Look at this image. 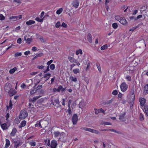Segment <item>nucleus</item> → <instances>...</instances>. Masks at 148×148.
<instances>
[{"label": "nucleus", "mask_w": 148, "mask_h": 148, "mask_svg": "<svg viewBox=\"0 0 148 148\" xmlns=\"http://www.w3.org/2000/svg\"><path fill=\"white\" fill-rule=\"evenodd\" d=\"M36 90H35V91H34V90H31L30 92V93L31 95H34L35 93L36 92Z\"/></svg>", "instance_id": "obj_63"}, {"label": "nucleus", "mask_w": 148, "mask_h": 148, "mask_svg": "<svg viewBox=\"0 0 148 148\" xmlns=\"http://www.w3.org/2000/svg\"><path fill=\"white\" fill-rule=\"evenodd\" d=\"M43 55V54L42 53H40L38 54L37 55H36V57L37 58L39 57H41Z\"/></svg>", "instance_id": "obj_54"}, {"label": "nucleus", "mask_w": 148, "mask_h": 148, "mask_svg": "<svg viewBox=\"0 0 148 148\" xmlns=\"http://www.w3.org/2000/svg\"><path fill=\"white\" fill-rule=\"evenodd\" d=\"M40 97V96L35 97L33 99H32L30 100L29 99V101L30 102H33V103L34 104V102L36 100L38 99Z\"/></svg>", "instance_id": "obj_11"}, {"label": "nucleus", "mask_w": 148, "mask_h": 148, "mask_svg": "<svg viewBox=\"0 0 148 148\" xmlns=\"http://www.w3.org/2000/svg\"><path fill=\"white\" fill-rule=\"evenodd\" d=\"M126 114V112H124L123 114L121 115H120L119 116V119L120 120H122V121H123L125 117V115Z\"/></svg>", "instance_id": "obj_16"}, {"label": "nucleus", "mask_w": 148, "mask_h": 148, "mask_svg": "<svg viewBox=\"0 0 148 148\" xmlns=\"http://www.w3.org/2000/svg\"><path fill=\"white\" fill-rule=\"evenodd\" d=\"M144 110H143L145 113L146 115L148 116V106L147 105H145L144 106Z\"/></svg>", "instance_id": "obj_14"}, {"label": "nucleus", "mask_w": 148, "mask_h": 148, "mask_svg": "<svg viewBox=\"0 0 148 148\" xmlns=\"http://www.w3.org/2000/svg\"><path fill=\"white\" fill-rule=\"evenodd\" d=\"M50 141L49 140H45V145L46 146H48L49 147H50Z\"/></svg>", "instance_id": "obj_23"}, {"label": "nucleus", "mask_w": 148, "mask_h": 148, "mask_svg": "<svg viewBox=\"0 0 148 148\" xmlns=\"http://www.w3.org/2000/svg\"><path fill=\"white\" fill-rule=\"evenodd\" d=\"M70 79L73 82H76L77 81V79L76 77H74L73 76H71L70 77Z\"/></svg>", "instance_id": "obj_32"}, {"label": "nucleus", "mask_w": 148, "mask_h": 148, "mask_svg": "<svg viewBox=\"0 0 148 148\" xmlns=\"http://www.w3.org/2000/svg\"><path fill=\"white\" fill-rule=\"evenodd\" d=\"M5 141L6 143L5 145V147L6 148H7L9 146L10 144V141L8 139H6Z\"/></svg>", "instance_id": "obj_22"}, {"label": "nucleus", "mask_w": 148, "mask_h": 148, "mask_svg": "<svg viewBox=\"0 0 148 148\" xmlns=\"http://www.w3.org/2000/svg\"><path fill=\"white\" fill-rule=\"evenodd\" d=\"M103 124L104 125H111V123H110L107 122H104L103 123Z\"/></svg>", "instance_id": "obj_59"}, {"label": "nucleus", "mask_w": 148, "mask_h": 148, "mask_svg": "<svg viewBox=\"0 0 148 148\" xmlns=\"http://www.w3.org/2000/svg\"><path fill=\"white\" fill-rule=\"evenodd\" d=\"M113 101V99H112L108 101H103L102 104L104 105H108L111 103Z\"/></svg>", "instance_id": "obj_18"}, {"label": "nucleus", "mask_w": 148, "mask_h": 148, "mask_svg": "<svg viewBox=\"0 0 148 148\" xmlns=\"http://www.w3.org/2000/svg\"><path fill=\"white\" fill-rule=\"evenodd\" d=\"M28 114L27 112L25 110H21L20 112L19 115V118L21 119H24L27 117Z\"/></svg>", "instance_id": "obj_2"}, {"label": "nucleus", "mask_w": 148, "mask_h": 148, "mask_svg": "<svg viewBox=\"0 0 148 148\" xmlns=\"http://www.w3.org/2000/svg\"><path fill=\"white\" fill-rule=\"evenodd\" d=\"M60 26V21H58L56 24V27L57 28H59Z\"/></svg>", "instance_id": "obj_44"}, {"label": "nucleus", "mask_w": 148, "mask_h": 148, "mask_svg": "<svg viewBox=\"0 0 148 148\" xmlns=\"http://www.w3.org/2000/svg\"><path fill=\"white\" fill-rule=\"evenodd\" d=\"M73 71L75 74H77L79 72V69H75L73 70Z\"/></svg>", "instance_id": "obj_38"}, {"label": "nucleus", "mask_w": 148, "mask_h": 148, "mask_svg": "<svg viewBox=\"0 0 148 148\" xmlns=\"http://www.w3.org/2000/svg\"><path fill=\"white\" fill-rule=\"evenodd\" d=\"M16 92V91L14 89L12 88L9 91V92H8L9 95L10 97L12 96L13 95H15Z\"/></svg>", "instance_id": "obj_8"}, {"label": "nucleus", "mask_w": 148, "mask_h": 148, "mask_svg": "<svg viewBox=\"0 0 148 148\" xmlns=\"http://www.w3.org/2000/svg\"><path fill=\"white\" fill-rule=\"evenodd\" d=\"M17 42L18 43L21 44V38H19L17 41Z\"/></svg>", "instance_id": "obj_64"}, {"label": "nucleus", "mask_w": 148, "mask_h": 148, "mask_svg": "<svg viewBox=\"0 0 148 148\" xmlns=\"http://www.w3.org/2000/svg\"><path fill=\"white\" fill-rule=\"evenodd\" d=\"M79 5V3L77 0H75L73 3V5L75 8H77L78 7Z\"/></svg>", "instance_id": "obj_17"}, {"label": "nucleus", "mask_w": 148, "mask_h": 148, "mask_svg": "<svg viewBox=\"0 0 148 148\" xmlns=\"http://www.w3.org/2000/svg\"><path fill=\"white\" fill-rule=\"evenodd\" d=\"M42 86L41 85H39L37 88L36 91H37V90L41 89L42 88Z\"/></svg>", "instance_id": "obj_61"}, {"label": "nucleus", "mask_w": 148, "mask_h": 148, "mask_svg": "<svg viewBox=\"0 0 148 148\" xmlns=\"http://www.w3.org/2000/svg\"><path fill=\"white\" fill-rule=\"evenodd\" d=\"M57 145V141L55 140H53L51 141L50 147L51 148H56Z\"/></svg>", "instance_id": "obj_6"}, {"label": "nucleus", "mask_w": 148, "mask_h": 148, "mask_svg": "<svg viewBox=\"0 0 148 148\" xmlns=\"http://www.w3.org/2000/svg\"><path fill=\"white\" fill-rule=\"evenodd\" d=\"M112 94L114 95H116L118 94L117 91L116 90H114L112 91Z\"/></svg>", "instance_id": "obj_50"}, {"label": "nucleus", "mask_w": 148, "mask_h": 148, "mask_svg": "<svg viewBox=\"0 0 148 148\" xmlns=\"http://www.w3.org/2000/svg\"><path fill=\"white\" fill-rule=\"evenodd\" d=\"M35 127H40V128H42V127L41 126V125L40 122L39 123H37L35 124Z\"/></svg>", "instance_id": "obj_49"}, {"label": "nucleus", "mask_w": 148, "mask_h": 148, "mask_svg": "<svg viewBox=\"0 0 148 148\" xmlns=\"http://www.w3.org/2000/svg\"><path fill=\"white\" fill-rule=\"evenodd\" d=\"M35 20L38 22H42L43 21V18L40 19L39 17H37L35 18Z\"/></svg>", "instance_id": "obj_30"}, {"label": "nucleus", "mask_w": 148, "mask_h": 148, "mask_svg": "<svg viewBox=\"0 0 148 148\" xmlns=\"http://www.w3.org/2000/svg\"><path fill=\"white\" fill-rule=\"evenodd\" d=\"M87 39L88 40L89 42H92V36L91 34L89 33L88 34L87 36Z\"/></svg>", "instance_id": "obj_15"}, {"label": "nucleus", "mask_w": 148, "mask_h": 148, "mask_svg": "<svg viewBox=\"0 0 148 148\" xmlns=\"http://www.w3.org/2000/svg\"><path fill=\"white\" fill-rule=\"evenodd\" d=\"M12 143L14 144L13 148H17L19 146H21L23 143L20 140H16L14 139H12Z\"/></svg>", "instance_id": "obj_1"}, {"label": "nucleus", "mask_w": 148, "mask_h": 148, "mask_svg": "<svg viewBox=\"0 0 148 148\" xmlns=\"http://www.w3.org/2000/svg\"><path fill=\"white\" fill-rule=\"evenodd\" d=\"M111 131L114 132L118 134H121V132H120L119 131H116V130H114L113 129H111Z\"/></svg>", "instance_id": "obj_52"}, {"label": "nucleus", "mask_w": 148, "mask_h": 148, "mask_svg": "<svg viewBox=\"0 0 148 148\" xmlns=\"http://www.w3.org/2000/svg\"><path fill=\"white\" fill-rule=\"evenodd\" d=\"M21 55H22V53H21L17 52V53H16L14 54V57H17V56H21Z\"/></svg>", "instance_id": "obj_46"}, {"label": "nucleus", "mask_w": 148, "mask_h": 148, "mask_svg": "<svg viewBox=\"0 0 148 148\" xmlns=\"http://www.w3.org/2000/svg\"><path fill=\"white\" fill-rule=\"evenodd\" d=\"M95 113L97 114L100 112V110L99 109H95Z\"/></svg>", "instance_id": "obj_56"}, {"label": "nucleus", "mask_w": 148, "mask_h": 148, "mask_svg": "<svg viewBox=\"0 0 148 148\" xmlns=\"http://www.w3.org/2000/svg\"><path fill=\"white\" fill-rule=\"evenodd\" d=\"M122 17H120L119 16H115V19L116 20L119 21Z\"/></svg>", "instance_id": "obj_42"}, {"label": "nucleus", "mask_w": 148, "mask_h": 148, "mask_svg": "<svg viewBox=\"0 0 148 148\" xmlns=\"http://www.w3.org/2000/svg\"><path fill=\"white\" fill-rule=\"evenodd\" d=\"M35 21L33 20H29L28 21L26 22V24L27 25H30L34 24Z\"/></svg>", "instance_id": "obj_19"}, {"label": "nucleus", "mask_w": 148, "mask_h": 148, "mask_svg": "<svg viewBox=\"0 0 148 148\" xmlns=\"http://www.w3.org/2000/svg\"><path fill=\"white\" fill-rule=\"evenodd\" d=\"M119 22L121 24L123 25H125L127 23V21L125 18L123 17H122L119 21Z\"/></svg>", "instance_id": "obj_10"}, {"label": "nucleus", "mask_w": 148, "mask_h": 148, "mask_svg": "<svg viewBox=\"0 0 148 148\" xmlns=\"http://www.w3.org/2000/svg\"><path fill=\"white\" fill-rule=\"evenodd\" d=\"M142 17V16L141 15H138L136 18H135L134 21H136L138 19L141 18Z\"/></svg>", "instance_id": "obj_48"}, {"label": "nucleus", "mask_w": 148, "mask_h": 148, "mask_svg": "<svg viewBox=\"0 0 148 148\" xmlns=\"http://www.w3.org/2000/svg\"><path fill=\"white\" fill-rule=\"evenodd\" d=\"M68 109L66 111V112H68L69 114L70 115H71L72 113V111L71 110V107H68Z\"/></svg>", "instance_id": "obj_39"}, {"label": "nucleus", "mask_w": 148, "mask_h": 148, "mask_svg": "<svg viewBox=\"0 0 148 148\" xmlns=\"http://www.w3.org/2000/svg\"><path fill=\"white\" fill-rule=\"evenodd\" d=\"M121 90L123 92H124L128 88V85L125 82L122 83L120 86Z\"/></svg>", "instance_id": "obj_3"}, {"label": "nucleus", "mask_w": 148, "mask_h": 148, "mask_svg": "<svg viewBox=\"0 0 148 148\" xmlns=\"http://www.w3.org/2000/svg\"><path fill=\"white\" fill-rule=\"evenodd\" d=\"M91 132L94 133L96 134H98L99 133V132L97 130L92 129L91 130Z\"/></svg>", "instance_id": "obj_34"}, {"label": "nucleus", "mask_w": 148, "mask_h": 148, "mask_svg": "<svg viewBox=\"0 0 148 148\" xmlns=\"http://www.w3.org/2000/svg\"><path fill=\"white\" fill-rule=\"evenodd\" d=\"M139 119L140 121H143L144 119V115L142 113L140 114Z\"/></svg>", "instance_id": "obj_26"}, {"label": "nucleus", "mask_w": 148, "mask_h": 148, "mask_svg": "<svg viewBox=\"0 0 148 148\" xmlns=\"http://www.w3.org/2000/svg\"><path fill=\"white\" fill-rule=\"evenodd\" d=\"M144 90L145 91L146 94L148 93V84H147L145 86Z\"/></svg>", "instance_id": "obj_35"}, {"label": "nucleus", "mask_w": 148, "mask_h": 148, "mask_svg": "<svg viewBox=\"0 0 148 148\" xmlns=\"http://www.w3.org/2000/svg\"><path fill=\"white\" fill-rule=\"evenodd\" d=\"M63 9L62 8H60L56 11V13L58 14H60L62 11Z\"/></svg>", "instance_id": "obj_36"}, {"label": "nucleus", "mask_w": 148, "mask_h": 148, "mask_svg": "<svg viewBox=\"0 0 148 148\" xmlns=\"http://www.w3.org/2000/svg\"><path fill=\"white\" fill-rule=\"evenodd\" d=\"M12 85L9 83H6L4 86V89L5 91L8 92L12 89Z\"/></svg>", "instance_id": "obj_5"}, {"label": "nucleus", "mask_w": 148, "mask_h": 148, "mask_svg": "<svg viewBox=\"0 0 148 148\" xmlns=\"http://www.w3.org/2000/svg\"><path fill=\"white\" fill-rule=\"evenodd\" d=\"M125 78L128 81H130L131 80V78L130 76H126Z\"/></svg>", "instance_id": "obj_53"}, {"label": "nucleus", "mask_w": 148, "mask_h": 148, "mask_svg": "<svg viewBox=\"0 0 148 148\" xmlns=\"http://www.w3.org/2000/svg\"><path fill=\"white\" fill-rule=\"evenodd\" d=\"M134 90L131 91V98L132 100H131V102L130 103L132 104H133L134 102V101L135 99V95L134 94Z\"/></svg>", "instance_id": "obj_7"}, {"label": "nucleus", "mask_w": 148, "mask_h": 148, "mask_svg": "<svg viewBox=\"0 0 148 148\" xmlns=\"http://www.w3.org/2000/svg\"><path fill=\"white\" fill-rule=\"evenodd\" d=\"M26 121H25L23 120V121H22L21 122V123L20 124V125H19V128H20L22 127H24V126H25V125H26Z\"/></svg>", "instance_id": "obj_20"}, {"label": "nucleus", "mask_w": 148, "mask_h": 148, "mask_svg": "<svg viewBox=\"0 0 148 148\" xmlns=\"http://www.w3.org/2000/svg\"><path fill=\"white\" fill-rule=\"evenodd\" d=\"M5 17L3 16V15L2 14H0V20L1 21H2L5 19Z\"/></svg>", "instance_id": "obj_45"}, {"label": "nucleus", "mask_w": 148, "mask_h": 148, "mask_svg": "<svg viewBox=\"0 0 148 148\" xmlns=\"http://www.w3.org/2000/svg\"><path fill=\"white\" fill-rule=\"evenodd\" d=\"M47 69L43 71L44 73H46L50 70L49 66H47Z\"/></svg>", "instance_id": "obj_57"}, {"label": "nucleus", "mask_w": 148, "mask_h": 148, "mask_svg": "<svg viewBox=\"0 0 148 148\" xmlns=\"http://www.w3.org/2000/svg\"><path fill=\"white\" fill-rule=\"evenodd\" d=\"M12 101L10 99V100L9 101V106H7V110H9L10 108L11 109L12 108Z\"/></svg>", "instance_id": "obj_27"}, {"label": "nucleus", "mask_w": 148, "mask_h": 148, "mask_svg": "<svg viewBox=\"0 0 148 148\" xmlns=\"http://www.w3.org/2000/svg\"><path fill=\"white\" fill-rule=\"evenodd\" d=\"M68 59L71 63H73V61L74 59V58L73 57L69 56L68 57Z\"/></svg>", "instance_id": "obj_33"}, {"label": "nucleus", "mask_w": 148, "mask_h": 148, "mask_svg": "<svg viewBox=\"0 0 148 148\" xmlns=\"http://www.w3.org/2000/svg\"><path fill=\"white\" fill-rule=\"evenodd\" d=\"M17 132V130L16 128H14L12 130V131L10 134V135L11 136H15L16 133Z\"/></svg>", "instance_id": "obj_12"}, {"label": "nucleus", "mask_w": 148, "mask_h": 148, "mask_svg": "<svg viewBox=\"0 0 148 148\" xmlns=\"http://www.w3.org/2000/svg\"><path fill=\"white\" fill-rule=\"evenodd\" d=\"M50 69L52 70H54L55 68V65L54 64H52L50 66Z\"/></svg>", "instance_id": "obj_43"}, {"label": "nucleus", "mask_w": 148, "mask_h": 148, "mask_svg": "<svg viewBox=\"0 0 148 148\" xmlns=\"http://www.w3.org/2000/svg\"><path fill=\"white\" fill-rule=\"evenodd\" d=\"M78 117L77 114H74L72 117V121L73 125L77 124L78 121Z\"/></svg>", "instance_id": "obj_4"}, {"label": "nucleus", "mask_w": 148, "mask_h": 148, "mask_svg": "<svg viewBox=\"0 0 148 148\" xmlns=\"http://www.w3.org/2000/svg\"><path fill=\"white\" fill-rule=\"evenodd\" d=\"M53 62V60H51L48 61L47 63V65L49 66V65Z\"/></svg>", "instance_id": "obj_55"}, {"label": "nucleus", "mask_w": 148, "mask_h": 148, "mask_svg": "<svg viewBox=\"0 0 148 148\" xmlns=\"http://www.w3.org/2000/svg\"><path fill=\"white\" fill-rule=\"evenodd\" d=\"M139 101L140 102V105L141 106H143L146 103V100L143 98H140L139 99Z\"/></svg>", "instance_id": "obj_9"}, {"label": "nucleus", "mask_w": 148, "mask_h": 148, "mask_svg": "<svg viewBox=\"0 0 148 148\" xmlns=\"http://www.w3.org/2000/svg\"><path fill=\"white\" fill-rule=\"evenodd\" d=\"M80 129L81 130H83L85 131H88L90 132H91V130H92V129L86 127H82Z\"/></svg>", "instance_id": "obj_24"}, {"label": "nucleus", "mask_w": 148, "mask_h": 148, "mask_svg": "<svg viewBox=\"0 0 148 148\" xmlns=\"http://www.w3.org/2000/svg\"><path fill=\"white\" fill-rule=\"evenodd\" d=\"M111 129H102L101 130L102 131L109 132L111 131Z\"/></svg>", "instance_id": "obj_47"}, {"label": "nucleus", "mask_w": 148, "mask_h": 148, "mask_svg": "<svg viewBox=\"0 0 148 148\" xmlns=\"http://www.w3.org/2000/svg\"><path fill=\"white\" fill-rule=\"evenodd\" d=\"M17 70V68L16 67H14L13 69H10L9 71V73L10 74H13Z\"/></svg>", "instance_id": "obj_25"}, {"label": "nucleus", "mask_w": 148, "mask_h": 148, "mask_svg": "<svg viewBox=\"0 0 148 148\" xmlns=\"http://www.w3.org/2000/svg\"><path fill=\"white\" fill-rule=\"evenodd\" d=\"M62 86L60 85L58 86V88H57L58 89V92H60L61 91V90H62Z\"/></svg>", "instance_id": "obj_62"}, {"label": "nucleus", "mask_w": 148, "mask_h": 148, "mask_svg": "<svg viewBox=\"0 0 148 148\" xmlns=\"http://www.w3.org/2000/svg\"><path fill=\"white\" fill-rule=\"evenodd\" d=\"M96 65L97 67L98 68V69L99 71V72L101 71V67H100V65L99 64L98 62L96 63Z\"/></svg>", "instance_id": "obj_37"}, {"label": "nucleus", "mask_w": 148, "mask_h": 148, "mask_svg": "<svg viewBox=\"0 0 148 148\" xmlns=\"http://www.w3.org/2000/svg\"><path fill=\"white\" fill-rule=\"evenodd\" d=\"M17 16H12L9 18L10 20L13 19V21H16L17 19Z\"/></svg>", "instance_id": "obj_29"}, {"label": "nucleus", "mask_w": 148, "mask_h": 148, "mask_svg": "<svg viewBox=\"0 0 148 148\" xmlns=\"http://www.w3.org/2000/svg\"><path fill=\"white\" fill-rule=\"evenodd\" d=\"M61 26H62L66 28L67 27V25L64 22H63L62 24V25H61Z\"/></svg>", "instance_id": "obj_60"}, {"label": "nucleus", "mask_w": 148, "mask_h": 148, "mask_svg": "<svg viewBox=\"0 0 148 148\" xmlns=\"http://www.w3.org/2000/svg\"><path fill=\"white\" fill-rule=\"evenodd\" d=\"M32 39L31 38H28L27 39L26 41H27V42H28V44H30V42L32 41Z\"/></svg>", "instance_id": "obj_51"}, {"label": "nucleus", "mask_w": 148, "mask_h": 148, "mask_svg": "<svg viewBox=\"0 0 148 148\" xmlns=\"http://www.w3.org/2000/svg\"><path fill=\"white\" fill-rule=\"evenodd\" d=\"M54 135L56 137H58L60 136V133L59 132H56L54 133Z\"/></svg>", "instance_id": "obj_40"}, {"label": "nucleus", "mask_w": 148, "mask_h": 148, "mask_svg": "<svg viewBox=\"0 0 148 148\" xmlns=\"http://www.w3.org/2000/svg\"><path fill=\"white\" fill-rule=\"evenodd\" d=\"M1 127L3 130H6L8 129L7 125L5 123L1 124Z\"/></svg>", "instance_id": "obj_21"}, {"label": "nucleus", "mask_w": 148, "mask_h": 148, "mask_svg": "<svg viewBox=\"0 0 148 148\" xmlns=\"http://www.w3.org/2000/svg\"><path fill=\"white\" fill-rule=\"evenodd\" d=\"M79 53L80 54H82V50L81 49L77 50L76 51V55H77L79 54Z\"/></svg>", "instance_id": "obj_31"}, {"label": "nucleus", "mask_w": 148, "mask_h": 148, "mask_svg": "<svg viewBox=\"0 0 148 148\" xmlns=\"http://www.w3.org/2000/svg\"><path fill=\"white\" fill-rule=\"evenodd\" d=\"M108 48V46L107 45L105 44L101 47V49L102 50H103L106 49Z\"/></svg>", "instance_id": "obj_28"}, {"label": "nucleus", "mask_w": 148, "mask_h": 148, "mask_svg": "<svg viewBox=\"0 0 148 148\" xmlns=\"http://www.w3.org/2000/svg\"><path fill=\"white\" fill-rule=\"evenodd\" d=\"M37 68H38L39 69H42L44 68V66L43 65H41V66L38 65L37 66Z\"/></svg>", "instance_id": "obj_58"}, {"label": "nucleus", "mask_w": 148, "mask_h": 148, "mask_svg": "<svg viewBox=\"0 0 148 148\" xmlns=\"http://www.w3.org/2000/svg\"><path fill=\"white\" fill-rule=\"evenodd\" d=\"M112 27L114 29H116L118 27V25L117 23H114L112 24Z\"/></svg>", "instance_id": "obj_41"}, {"label": "nucleus", "mask_w": 148, "mask_h": 148, "mask_svg": "<svg viewBox=\"0 0 148 148\" xmlns=\"http://www.w3.org/2000/svg\"><path fill=\"white\" fill-rule=\"evenodd\" d=\"M51 76V74L50 73H46L44 75L43 78H46L45 81H47L49 79V78Z\"/></svg>", "instance_id": "obj_13"}]
</instances>
